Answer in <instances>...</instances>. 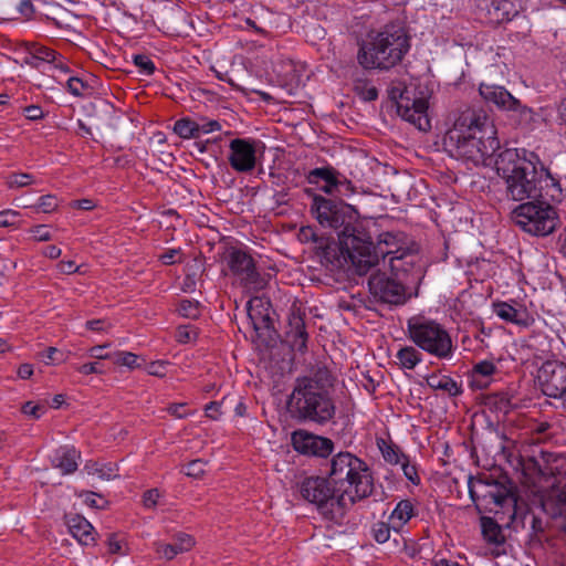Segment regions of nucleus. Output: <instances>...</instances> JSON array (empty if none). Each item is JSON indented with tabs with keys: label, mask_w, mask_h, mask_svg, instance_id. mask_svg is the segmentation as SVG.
<instances>
[{
	"label": "nucleus",
	"mask_w": 566,
	"mask_h": 566,
	"mask_svg": "<svg viewBox=\"0 0 566 566\" xmlns=\"http://www.w3.org/2000/svg\"><path fill=\"white\" fill-rule=\"evenodd\" d=\"M542 459L545 460L546 464L543 465L538 459L535 457H522L520 460V464L523 471V474L528 479H537V478H546L554 474L553 468L547 464V460L545 459V453H542Z\"/></svg>",
	"instance_id": "cd10ccee"
},
{
	"label": "nucleus",
	"mask_w": 566,
	"mask_h": 566,
	"mask_svg": "<svg viewBox=\"0 0 566 566\" xmlns=\"http://www.w3.org/2000/svg\"><path fill=\"white\" fill-rule=\"evenodd\" d=\"M57 199L55 196L45 195L40 197L36 209L44 213H50L57 208Z\"/></svg>",
	"instance_id": "de8ad7c7"
},
{
	"label": "nucleus",
	"mask_w": 566,
	"mask_h": 566,
	"mask_svg": "<svg viewBox=\"0 0 566 566\" xmlns=\"http://www.w3.org/2000/svg\"><path fill=\"white\" fill-rule=\"evenodd\" d=\"M221 129V124L216 119L205 120L203 123L199 124V137H201L205 134H209L212 132H217Z\"/></svg>",
	"instance_id": "680f3d73"
},
{
	"label": "nucleus",
	"mask_w": 566,
	"mask_h": 566,
	"mask_svg": "<svg viewBox=\"0 0 566 566\" xmlns=\"http://www.w3.org/2000/svg\"><path fill=\"white\" fill-rule=\"evenodd\" d=\"M337 195L348 197L355 192V186L343 174L339 176Z\"/></svg>",
	"instance_id": "13d9d810"
},
{
	"label": "nucleus",
	"mask_w": 566,
	"mask_h": 566,
	"mask_svg": "<svg viewBox=\"0 0 566 566\" xmlns=\"http://www.w3.org/2000/svg\"><path fill=\"white\" fill-rule=\"evenodd\" d=\"M21 411L33 419H39L45 411L42 405H34L32 401H27L22 405Z\"/></svg>",
	"instance_id": "864d4df0"
},
{
	"label": "nucleus",
	"mask_w": 566,
	"mask_h": 566,
	"mask_svg": "<svg viewBox=\"0 0 566 566\" xmlns=\"http://www.w3.org/2000/svg\"><path fill=\"white\" fill-rule=\"evenodd\" d=\"M178 312L184 317L195 319L200 315L199 302L182 300L179 304Z\"/></svg>",
	"instance_id": "79ce46f5"
},
{
	"label": "nucleus",
	"mask_w": 566,
	"mask_h": 566,
	"mask_svg": "<svg viewBox=\"0 0 566 566\" xmlns=\"http://www.w3.org/2000/svg\"><path fill=\"white\" fill-rule=\"evenodd\" d=\"M301 494L303 499L315 504L318 512L328 520L343 517L348 507L344 494L336 492L328 476L305 479L301 485Z\"/></svg>",
	"instance_id": "9b49d317"
},
{
	"label": "nucleus",
	"mask_w": 566,
	"mask_h": 566,
	"mask_svg": "<svg viewBox=\"0 0 566 566\" xmlns=\"http://www.w3.org/2000/svg\"><path fill=\"white\" fill-rule=\"evenodd\" d=\"M30 49L34 52L36 56L43 62H55L56 53L55 51L45 48V46H39V45H31Z\"/></svg>",
	"instance_id": "603ef678"
},
{
	"label": "nucleus",
	"mask_w": 566,
	"mask_h": 566,
	"mask_svg": "<svg viewBox=\"0 0 566 566\" xmlns=\"http://www.w3.org/2000/svg\"><path fill=\"white\" fill-rule=\"evenodd\" d=\"M494 168L504 180L505 195L511 200L562 202L565 198L560 177L553 174L534 151L505 148L497 154Z\"/></svg>",
	"instance_id": "f257e3e1"
},
{
	"label": "nucleus",
	"mask_w": 566,
	"mask_h": 566,
	"mask_svg": "<svg viewBox=\"0 0 566 566\" xmlns=\"http://www.w3.org/2000/svg\"><path fill=\"white\" fill-rule=\"evenodd\" d=\"M408 338L420 349L439 358L449 359L453 354L452 339L438 322L421 315L407 321Z\"/></svg>",
	"instance_id": "6e6552de"
},
{
	"label": "nucleus",
	"mask_w": 566,
	"mask_h": 566,
	"mask_svg": "<svg viewBox=\"0 0 566 566\" xmlns=\"http://www.w3.org/2000/svg\"><path fill=\"white\" fill-rule=\"evenodd\" d=\"M328 478L348 505L373 494L374 480L367 463L350 452H339L332 458Z\"/></svg>",
	"instance_id": "423d86ee"
},
{
	"label": "nucleus",
	"mask_w": 566,
	"mask_h": 566,
	"mask_svg": "<svg viewBox=\"0 0 566 566\" xmlns=\"http://www.w3.org/2000/svg\"><path fill=\"white\" fill-rule=\"evenodd\" d=\"M294 450L301 454L325 458L333 452L334 443L331 439L316 436L304 429L295 430L291 436Z\"/></svg>",
	"instance_id": "6ab92c4d"
},
{
	"label": "nucleus",
	"mask_w": 566,
	"mask_h": 566,
	"mask_svg": "<svg viewBox=\"0 0 566 566\" xmlns=\"http://www.w3.org/2000/svg\"><path fill=\"white\" fill-rule=\"evenodd\" d=\"M174 132L184 139L199 138V123L189 117H182L175 122Z\"/></svg>",
	"instance_id": "f704fd0d"
},
{
	"label": "nucleus",
	"mask_w": 566,
	"mask_h": 566,
	"mask_svg": "<svg viewBox=\"0 0 566 566\" xmlns=\"http://www.w3.org/2000/svg\"><path fill=\"white\" fill-rule=\"evenodd\" d=\"M24 115L30 120H38L43 118L44 113L38 105H29L24 108Z\"/></svg>",
	"instance_id": "338daca9"
},
{
	"label": "nucleus",
	"mask_w": 566,
	"mask_h": 566,
	"mask_svg": "<svg viewBox=\"0 0 566 566\" xmlns=\"http://www.w3.org/2000/svg\"><path fill=\"white\" fill-rule=\"evenodd\" d=\"M398 365L402 369H413L421 360V353L413 346H403L396 354Z\"/></svg>",
	"instance_id": "473e14b6"
},
{
	"label": "nucleus",
	"mask_w": 566,
	"mask_h": 566,
	"mask_svg": "<svg viewBox=\"0 0 566 566\" xmlns=\"http://www.w3.org/2000/svg\"><path fill=\"white\" fill-rule=\"evenodd\" d=\"M66 86L67 91L74 96H82L91 88L87 82L77 76H71L66 82Z\"/></svg>",
	"instance_id": "c03bdc74"
},
{
	"label": "nucleus",
	"mask_w": 566,
	"mask_h": 566,
	"mask_svg": "<svg viewBox=\"0 0 566 566\" xmlns=\"http://www.w3.org/2000/svg\"><path fill=\"white\" fill-rule=\"evenodd\" d=\"M80 452L73 446H61L50 455L51 464L60 469L63 474H71L77 470Z\"/></svg>",
	"instance_id": "b1692460"
},
{
	"label": "nucleus",
	"mask_w": 566,
	"mask_h": 566,
	"mask_svg": "<svg viewBox=\"0 0 566 566\" xmlns=\"http://www.w3.org/2000/svg\"><path fill=\"white\" fill-rule=\"evenodd\" d=\"M64 523L70 534L83 545H88L95 541L92 524L78 514H65Z\"/></svg>",
	"instance_id": "393cba45"
},
{
	"label": "nucleus",
	"mask_w": 566,
	"mask_h": 566,
	"mask_svg": "<svg viewBox=\"0 0 566 566\" xmlns=\"http://www.w3.org/2000/svg\"><path fill=\"white\" fill-rule=\"evenodd\" d=\"M495 370H496V366L492 361L482 360V361L475 364L473 367L471 386L474 388H483L484 385L481 384L476 379V377L478 376L490 377L495 373Z\"/></svg>",
	"instance_id": "4c0bfd02"
},
{
	"label": "nucleus",
	"mask_w": 566,
	"mask_h": 566,
	"mask_svg": "<svg viewBox=\"0 0 566 566\" xmlns=\"http://www.w3.org/2000/svg\"><path fill=\"white\" fill-rule=\"evenodd\" d=\"M166 361H151L147 365L146 371L151 376L164 377L166 375Z\"/></svg>",
	"instance_id": "bf43d9fd"
},
{
	"label": "nucleus",
	"mask_w": 566,
	"mask_h": 566,
	"mask_svg": "<svg viewBox=\"0 0 566 566\" xmlns=\"http://www.w3.org/2000/svg\"><path fill=\"white\" fill-rule=\"evenodd\" d=\"M300 240L304 242H315L317 245L319 244V240H325L326 238L318 237L315 229L311 226L302 227L298 233Z\"/></svg>",
	"instance_id": "6e6d98bb"
},
{
	"label": "nucleus",
	"mask_w": 566,
	"mask_h": 566,
	"mask_svg": "<svg viewBox=\"0 0 566 566\" xmlns=\"http://www.w3.org/2000/svg\"><path fill=\"white\" fill-rule=\"evenodd\" d=\"M222 402L211 401L206 406V415L210 419L217 420L221 416Z\"/></svg>",
	"instance_id": "69168bd1"
},
{
	"label": "nucleus",
	"mask_w": 566,
	"mask_h": 566,
	"mask_svg": "<svg viewBox=\"0 0 566 566\" xmlns=\"http://www.w3.org/2000/svg\"><path fill=\"white\" fill-rule=\"evenodd\" d=\"M228 266L230 271L239 277L244 287L253 290H262L266 285V281L256 270L253 258L245 251L237 248L228 250Z\"/></svg>",
	"instance_id": "dca6fc26"
},
{
	"label": "nucleus",
	"mask_w": 566,
	"mask_h": 566,
	"mask_svg": "<svg viewBox=\"0 0 566 566\" xmlns=\"http://www.w3.org/2000/svg\"><path fill=\"white\" fill-rule=\"evenodd\" d=\"M378 447L385 461L390 464H399L406 458V454L402 453L397 446L387 443L384 439L378 441Z\"/></svg>",
	"instance_id": "e433bc0d"
},
{
	"label": "nucleus",
	"mask_w": 566,
	"mask_h": 566,
	"mask_svg": "<svg viewBox=\"0 0 566 566\" xmlns=\"http://www.w3.org/2000/svg\"><path fill=\"white\" fill-rule=\"evenodd\" d=\"M108 553L109 554H116V555H127V543L123 537H120L118 534L112 533L108 534L107 541H106Z\"/></svg>",
	"instance_id": "ea45409f"
},
{
	"label": "nucleus",
	"mask_w": 566,
	"mask_h": 566,
	"mask_svg": "<svg viewBox=\"0 0 566 566\" xmlns=\"http://www.w3.org/2000/svg\"><path fill=\"white\" fill-rule=\"evenodd\" d=\"M373 533L375 541L379 544H384L390 537V527L388 524L379 522L374 525Z\"/></svg>",
	"instance_id": "09e8293b"
},
{
	"label": "nucleus",
	"mask_w": 566,
	"mask_h": 566,
	"mask_svg": "<svg viewBox=\"0 0 566 566\" xmlns=\"http://www.w3.org/2000/svg\"><path fill=\"white\" fill-rule=\"evenodd\" d=\"M495 314L505 322L527 327L533 321L526 310H517L505 302L494 303Z\"/></svg>",
	"instance_id": "bb28decb"
},
{
	"label": "nucleus",
	"mask_w": 566,
	"mask_h": 566,
	"mask_svg": "<svg viewBox=\"0 0 566 566\" xmlns=\"http://www.w3.org/2000/svg\"><path fill=\"white\" fill-rule=\"evenodd\" d=\"M527 521H530L531 527H532L534 534L544 532L542 518L536 516L534 513L530 512L528 510L520 512V510L517 509V521L514 523H511V525L509 527L512 526L515 530L518 526L525 527V524Z\"/></svg>",
	"instance_id": "c9c22d12"
},
{
	"label": "nucleus",
	"mask_w": 566,
	"mask_h": 566,
	"mask_svg": "<svg viewBox=\"0 0 566 566\" xmlns=\"http://www.w3.org/2000/svg\"><path fill=\"white\" fill-rule=\"evenodd\" d=\"M399 464H401L403 475L408 481L415 485L420 484V478L418 475L417 468L415 464L410 463L408 455H406V458Z\"/></svg>",
	"instance_id": "a18cd8bd"
},
{
	"label": "nucleus",
	"mask_w": 566,
	"mask_h": 566,
	"mask_svg": "<svg viewBox=\"0 0 566 566\" xmlns=\"http://www.w3.org/2000/svg\"><path fill=\"white\" fill-rule=\"evenodd\" d=\"M427 384L431 389L446 391L452 397L462 394L461 386L449 376L439 377L433 374L427 378Z\"/></svg>",
	"instance_id": "7c9ffc66"
},
{
	"label": "nucleus",
	"mask_w": 566,
	"mask_h": 566,
	"mask_svg": "<svg viewBox=\"0 0 566 566\" xmlns=\"http://www.w3.org/2000/svg\"><path fill=\"white\" fill-rule=\"evenodd\" d=\"M305 193L312 199L310 206L312 217L322 228L333 230L337 238H343V244L365 240V229L359 221V212L354 206L342 199L326 198L311 188L305 189Z\"/></svg>",
	"instance_id": "39448f33"
},
{
	"label": "nucleus",
	"mask_w": 566,
	"mask_h": 566,
	"mask_svg": "<svg viewBox=\"0 0 566 566\" xmlns=\"http://www.w3.org/2000/svg\"><path fill=\"white\" fill-rule=\"evenodd\" d=\"M335 241L325 239L319 240V244L316 245V254L319 258L321 264L325 268L326 271L331 272L333 275L337 274H348L350 272H355L358 275L366 274L365 271L360 269L359 259H361L358 253L360 252L359 247L361 242L354 241L352 244L347 245L342 243L343 238H337ZM365 240L363 241V243ZM364 263L361 262V265Z\"/></svg>",
	"instance_id": "1a4fd4ad"
},
{
	"label": "nucleus",
	"mask_w": 566,
	"mask_h": 566,
	"mask_svg": "<svg viewBox=\"0 0 566 566\" xmlns=\"http://www.w3.org/2000/svg\"><path fill=\"white\" fill-rule=\"evenodd\" d=\"M412 516H415V507L410 500H401L394 509L390 521L395 528L406 524Z\"/></svg>",
	"instance_id": "2f4dec72"
},
{
	"label": "nucleus",
	"mask_w": 566,
	"mask_h": 566,
	"mask_svg": "<svg viewBox=\"0 0 566 566\" xmlns=\"http://www.w3.org/2000/svg\"><path fill=\"white\" fill-rule=\"evenodd\" d=\"M187 403L179 402V403H170L167 407V411L169 415L174 416L175 418L182 419L188 416V412L185 410Z\"/></svg>",
	"instance_id": "e2e57ef3"
},
{
	"label": "nucleus",
	"mask_w": 566,
	"mask_h": 566,
	"mask_svg": "<svg viewBox=\"0 0 566 566\" xmlns=\"http://www.w3.org/2000/svg\"><path fill=\"white\" fill-rule=\"evenodd\" d=\"M19 212L12 209H6L0 211V227L8 228L14 227L18 223Z\"/></svg>",
	"instance_id": "3c124183"
},
{
	"label": "nucleus",
	"mask_w": 566,
	"mask_h": 566,
	"mask_svg": "<svg viewBox=\"0 0 566 566\" xmlns=\"http://www.w3.org/2000/svg\"><path fill=\"white\" fill-rule=\"evenodd\" d=\"M480 15L486 23L497 25L517 14L513 0H479Z\"/></svg>",
	"instance_id": "412c9836"
},
{
	"label": "nucleus",
	"mask_w": 566,
	"mask_h": 566,
	"mask_svg": "<svg viewBox=\"0 0 566 566\" xmlns=\"http://www.w3.org/2000/svg\"><path fill=\"white\" fill-rule=\"evenodd\" d=\"M195 539L186 533H178L171 544H157V553L166 559H172L176 555L190 551L195 545Z\"/></svg>",
	"instance_id": "a878e982"
},
{
	"label": "nucleus",
	"mask_w": 566,
	"mask_h": 566,
	"mask_svg": "<svg viewBox=\"0 0 566 566\" xmlns=\"http://www.w3.org/2000/svg\"><path fill=\"white\" fill-rule=\"evenodd\" d=\"M159 496H160V494H159L158 489L147 490L143 495V503H144L145 507H147V509L155 507Z\"/></svg>",
	"instance_id": "052dcab7"
},
{
	"label": "nucleus",
	"mask_w": 566,
	"mask_h": 566,
	"mask_svg": "<svg viewBox=\"0 0 566 566\" xmlns=\"http://www.w3.org/2000/svg\"><path fill=\"white\" fill-rule=\"evenodd\" d=\"M353 90L365 102H373L378 98V90L377 87L370 85V81H354Z\"/></svg>",
	"instance_id": "58836bf2"
},
{
	"label": "nucleus",
	"mask_w": 566,
	"mask_h": 566,
	"mask_svg": "<svg viewBox=\"0 0 566 566\" xmlns=\"http://www.w3.org/2000/svg\"><path fill=\"white\" fill-rule=\"evenodd\" d=\"M390 272L408 286H418L424 276L423 266L419 255L410 249L403 250L399 255L389 260Z\"/></svg>",
	"instance_id": "a211bd4d"
},
{
	"label": "nucleus",
	"mask_w": 566,
	"mask_h": 566,
	"mask_svg": "<svg viewBox=\"0 0 566 566\" xmlns=\"http://www.w3.org/2000/svg\"><path fill=\"white\" fill-rule=\"evenodd\" d=\"M109 347V344L96 345L90 349V356L96 359H109L112 353H104V349Z\"/></svg>",
	"instance_id": "0e129e2a"
},
{
	"label": "nucleus",
	"mask_w": 566,
	"mask_h": 566,
	"mask_svg": "<svg viewBox=\"0 0 566 566\" xmlns=\"http://www.w3.org/2000/svg\"><path fill=\"white\" fill-rule=\"evenodd\" d=\"M409 289L410 286L392 274L389 276L386 273L377 272L368 279L370 298L376 303L402 305L408 300L407 290Z\"/></svg>",
	"instance_id": "4468645a"
},
{
	"label": "nucleus",
	"mask_w": 566,
	"mask_h": 566,
	"mask_svg": "<svg viewBox=\"0 0 566 566\" xmlns=\"http://www.w3.org/2000/svg\"><path fill=\"white\" fill-rule=\"evenodd\" d=\"M365 242L361 243L363 247H359L358 255L361 256L359 259L360 269L366 273L370 268L377 265L380 260H386L387 258H391L394 255H399L405 248H402V239L403 234L401 232H382L378 235L377 243H374L370 235L365 231Z\"/></svg>",
	"instance_id": "f8f14e48"
},
{
	"label": "nucleus",
	"mask_w": 566,
	"mask_h": 566,
	"mask_svg": "<svg viewBox=\"0 0 566 566\" xmlns=\"http://www.w3.org/2000/svg\"><path fill=\"white\" fill-rule=\"evenodd\" d=\"M543 510L553 518L566 517V493L558 492L542 502Z\"/></svg>",
	"instance_id": "c756f323"
},
{
	"label": "nucleus",
	"mask_w": 566,
	"mask_h": 566,
	"mask_svg": "<svg viewBox=\"0 0 566 566\" xmlns=\"http://www.w3.org/2000/svg\"><path fill=\"white\" fill-rule=\"evenodd\" d=\"M31 232L34 234L35 240L38 241H49L51 240V233L48 230V227L44 224L35 226Z\"/></svg>",
	"instance_id": "774afa93"
},
{
	"label": "nucleus",
	"mask_w": 566,
	"mask_h": 566,
	"mask_svg": "<svg viewBox=\"0 0 566 566\" xmlns=\"http://www.w3.org/2000/svg\"><path fill=\"white\" fill-rule=\"evenodd\" d=\"M285 338L293 350L302 354L306 352L308 334L305 327V314L300 310H293L290 313Z\"/></svg>",
	"instance_id": "4be33fe9"
},
{
	"label": "nucleus",
	"mask_w": 566,
	"mask_h": 566,
	"mask_svg": "<svg viewBox=\"0 0 566 566\" xmlns=\"http://www.w3.org/2000/svg\"><path fill=\"white\" fill-rule=\"evenodd\" d=\"M205 468H206L205 461H202L200 459L192 460L186 465L185 473L188 476L200 478L206 471Z\"/></svg>",
	"instance_id": "8fccbe9b"
},
{
	"label": "nucleus",
	"mask_w": 566,
	"mask_h": 566,
	"mask_svg": "<svg viewBox=\"0 0 566 566\" xmlns=\"http://www.w3.org/2000/svg\"><path fill=\"white\" fill-rule=\"evenodd\" d=\"M483 538L494 545H501L504 543L505 537L502 533V528L499 523L489 516H482L480 518Z\"/></svg>",
	"instance_id": "c85d7f7f"
},
{
	"label": "nucleus",
	"mask_w": 566,
	"mask_h": 566,
	"mask_svg": "<svg viewBox=\"0 0 566 566\" xmlns=\"http://www.w3.org/2000/svg\"><path fill=\"white\" fill-rule=\"evenodd\" d=\"M228 157L231 167L238 172H251L256 164L255 143L251 139L235 138L229 145Z\"/></svg>",
	"instance_id": "aec40b11"
},
{
	"label": "nucleus",
	"mask_w": 566,
	"mask_h": 566,
	"mask_svg": "<svg viewBox=\"0 0 566 566\" xmlns=\"http://www.w3.org/2000/svg\"><path fill=\"white\" fill-rule=\"evenodd\" d=\"M484 403L495 412L506 415L511 409V398L507 392H494L485 397Z\"/></svg>",
	"instance_id": "72a5a7b5"
},
{
	"label": "nucleus",
	"mask_w": 566,
	"mask_h": 566,
	"mask_svg": "<svg viewBox=\"0 0 566 566\" xmlns=\"http://www.w3.org/2000/svg\"><path fill=\"white\" fill-rule=\"evenodd\" d=\"M482 98L497 108L511 113L520 126H528L534 120V111L515 98L504 86L481 83L479 87Z\"/></svg>",
	"instance_id": "ddd939ff"
},
{
	"label": "nucleus",
	"mask_w": 566,
	"mask_h": 566,
	"mask_svg": "<svg viewBox=\"0 0 566 566\" xmlns=\"http://www.w3.org/2000/svg\"><path fill=\"white\" fill-rule=\"evenodd\" d=\"M389 97L396 103L397 114L402 119L413 124L420 130L426 132L429 128L428 102L424 98H412L407 88L399 87H391Z\"/></svg>",
	"instance_id": "2eb2a0df"
},
{
	"label": "nucleus",
	"mask_w": 566,
	"mask_h": 566,
	"mask_svg": "<svg viewBox=\"0 0 566 566\" xmlns=\"http://www.w3.org/2000/svg\"><path fill=\"white\" fill-rule=\"evenodd\" d=\"M334 381V376L325 366H318L310 375L296 377L286 400L290 417L297 423H329L336 415Z\"/></svg>",
	"instance_id": "7ed1b4c3"
},
{
	"label": "nucleus",
	"mask_w": 566,
	"mask_h": 566,
	"mask_svg": "<svg viewBox=\"0 0 566 566\" xmlns=\"http://www.w3.org/2000/svg\"><path fill=\"white\" fill-rule=\"evenodd\" d=\"M32 182H33V176L32 175H29V174H25V172L13 174L8 179V187L9 188H20V187H24L27 185H30Z\"/></svg>",
	"instance_id": "49530a36"
},
{
	"label": "nucleus",
	"mask_w": 566,
	"mask_h": 566,
	"mask_svg": "<svg viewBox=\"0 0 566 566\" xmlns=\"http://www.w3.org/2000/svg\"><path fill=\"white\" fill-rule=\"evenodd\" d=\"M480 491L469 482V494L479 513H494L499 520L504 521L507 514L506 526L517 521V502L515 495L503 484L491 479H478Z\"/></svg>",
	"instance_id": "0eeeda50"
},
{
	"label": "nucleus",
	"mask_w": 566,
	"mask_h": 566,
	"mask_svg": "<svg viewBox=\"0 0 566 566\" xmlns=\"http://www.w3.org/2000/svg\"><path fill=\"white\" fill-rule=\"evenodd\" d=\"M197 331L190 325L179 326L177 329V339L180 343H189L197 338Z\"/></svg>",
	"instance_id": "5fc2aeb1"
},
{
	"label": "nucleus",
	"mask_w": 566,
	"mask_h": 566,
	"mask_svg": "<svg viewBox=\"0 0 566 566\" xmlns=\"http://www.w3.org/2000/svg\"><path fill=\"white\" fill-rule=\"evenodd\" d=\"M443 145L452 157L474 166H495L501 150L493 120L483 108L467 107L446 133Z\"/></svg>",
	"instance_id": "f03ea898"
},
{
	"label": "nucleus",
	"mask_w": 566,
	"mask_h": 566,
	"mask_svg": "<svg viewBox=\"0 0 566 566\" xmlns=\"http://www.w3.org/2000/svg\"><path fill=\"white\" fill-rule=\"evenodd\" d=\"M45 364L57 363L62 360L63 354L55 347H49L39 354Z\"/></svg>",
	"instance_id": "4d7b16f0"
},
{
	"label": "nucleus",
	"mask_w": 566,
	"mask_h": 566,
	"mask_svg": "<svg viewBox=\"0 0 566 566\" xmlns=\"http://www.w3.org/2000/svg\"><path fill=\"white\" fill-rule=\"evenodd\" d=\"M340 172L332 166L314 168L308 171L306 180L310 185L327 195L337 193Z\"/></svg>",
	"instance_id": "5701e85b"
},
{
	"label": "nucleus",
	"mask_w": 566,
	"mask_h": 566,
	"mask_svg": "<svg viewBox=\"0 0 566 566\" xmlns=\"http://www.w3.org/2000/svg\"><path fill=\"white\" fill-rule=\"evenodd\" d=\"M138 356L130 352H116L112 353L111 360L115 365L126 366L130 369L139 367L137 364Z\"/></svg>",
	"instance_id": "a19ab883"
},
{
	"label": "nucleus",
	"mask_w": 566,
	"mask_h": 566,
	"mask_svg": "<svg viewBox=\"0 0 566 566\" xmlns=\"http://www.w3.org/2000/svg\"><path fill=\"white\" fill-rule=\"evenodd\" d=\"M411 49V36L400 20L371 29L359 43L357 63L364 71H389L399 65Z\"/></svg>",
	"instance_id": "20e7f679"
},
{
	"label": "nucleus",
	"mask_w": 566,
	"mask_h": 566,
	"mask_svg": "<svg viewBox=\"0 0 566 566\" xmlns=\"http://www.w3.org/2000/svg\"><path fill=\"white\" fill-rule=\"evenodd\" d=\"M549 202L544 199L523 202L512 211V219L523 231L546 237L556 230L559 222L556 209Z\"/></svg>",
	"instance_id": "9d476101"
},
{
	"label": "nucleus",
	"mask_w": 566,
	"mask_h": 566,
	"mask_svg": "<svg viewBox=\"0 0 566 566\" xmlns=\"http://www.w3.org/2000/svg\"><path fill=\"white\" fill-rule=\"evenodd\" d=\"M537 380L544 395L563 401L566 394V364L546 360L537 371Z\"/></svg>",
	"instance_id": "f3484780"
},
{
	"label": "nucleus",
	"mask_w": 566,
	"mask_h": 566,
	"mask_svg": "<svg viewBox=\"0 0 566 566\" xmlns=\"http://www.w3.org/2000/svg\"><path fill=\"white\" fill-rule=\"evenodd\" d=\"M133 62L144 75H151L156 71L154 62L145 54H135L133 56Z\"/></svg>",
	"instance_id": "37998d69"
}]
</instances>
